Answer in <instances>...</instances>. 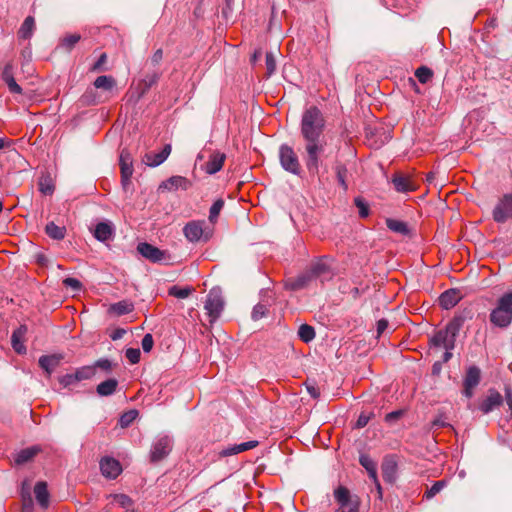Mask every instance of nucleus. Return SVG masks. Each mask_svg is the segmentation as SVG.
Segmentation results:
<instances>
[{
  "label": "nucleus",
  "mask_w": 512,
  "mask_h": 512,
  "mask_svg": "<svg viewBox=\"0 0 512 512\" xmlns=\"http://www.w3.org/2000/svg\"><path fill=\"white\" fill-rule=\"evenodd\" d=\"M432 71L427 68V67H419L416 71H415V76L416 78L418 79L419 82L421 83H427L431 78H432Z\"/></svg>",
  "instance_id": "49530a36"
},
{
  "label": "nucleus",
  "mask_w": 512,
  "mask_h": 512,
  "mask_svg": "<svg viewBox=\"0 0 512 512\" xmlns=\"http://www.w3.org/2000/svg\"><path fill=\"white\" fill-rule=\"evenodd\" d=\"M46 234L54 240H62L66 236L65 226H59L54 222L47 223L45 227Z\"/></svg>",
  "instance_id": "c756f323"
},
{
  "label": "nucleus",
  "mask_w": 512,
  "mask_h": 512,
  "mask_svg": "<svg viewBox=\"0 0 512 512\" xmlns=\"http://www.w3.org/2000/svg\"><path fill=\"white\" fill-rule=\"evenodd\" d=\"M99 464L102 475L109 479L117 478L122 471L119 461L112 457H103Z\"/></svg>",
  "instance_id": "9b49d317"
},
{
  "label": "nucleus",
  "mask_w": 512,
  "mask_h": 512,
  "mask_svg": "<svg viewBox=\"0 0 512 512\" xmlns=\"http://www.w3.org/2000/svg\"><path fill=\"white\" fill-rule=\"evenodd\" d=\"M191 292H192V289L189 287L172 286L169 289V294L176 298H179V299L187 298Z\"/></svg>",
  "instance_id": "a18cd8bd"
},
{
  "label": "nucleus",
  "mask_w": 512,
  "mask_h": 512,
  "mask_svg": "<svg viewBox=\"0 0 512 512\" xmlns=\"http://www.w3.org/2000/svg\"><path fill=\"white\" fill-rule=\"evenodd\" d=\"M447 481L440 480L436 481L430 488H428L424 494L426 499H431L436 496L444 487H446Z\"/></svg>",
  "instance_id": "79ce46f5"
},
{
  "label": "nucleus",
  "mask_w": 512,
  "mask_h": 512,
  "mask_svg": "<svg viewBox=\"0 0 512 512\" xmlns=\"http://www.w3.org/2000/svg\"><path fill=\"white\" fill-rule=\"evenodd\" d=\"M28 329L26 325H20L16 330L13 331L11 336V345L14 351L18 354H25L27 349L24 344L25 335Z\"/></svg>",
  "instance_id": "dca6fc26"
},
{
  "label": "nucleus",
  "mask_w": 512,
  "mask_h": 512,
  "mask_svg": "<svg viewBox=\"0 0 512 512\" xmlns=\"http://www.w3.org/2000/svg\"><path fill=\"white\" fill-rule=\"evenodd\" d=\"M80 39L81 36L79 34L66 35L60 40L59 47L67 52H70Z\"/></svg>",
  "instance_id": "c9c22d12"
},
{
  "label": "nucleus",
  "mask_w": 512,
  "mask_h": 512,
  "mask_svg": "<svg viewBox=\"0 0 512 512\" xmlns=\"http://www.w3.org/2000/svg\"><path fill=\"white\" fill-rule=\"evenodd\" d=\"M93 85L97 89L111 91L115 87L116 81L112 76L102 75L95 79Z\"/></svg>",
  "instance_id": "72a5a7b5"
},
{
  "label": "nucleus",
  "mask_w": 512,
  "mask_h": 512,
  "mask_svg": "<svg viewBox=\"0 0 512 512\" xmlns=\"http://www.w3.org/2000/svg\"><path fill=\"white\" fill-rule=\"evenodd\" d=\"M34 494L37 502L43 508H47L49 504V492L45 482H38L34 487Z\"/></svg>",
  "instance_id": "bb28decb"
},
{
  "label": "nucleus",
  "mask_w": 512,
  "mask_h": 512,
  "mask_svg": "<svg viewBox=\"0 0 512 512\" xmlns=\"http://www.w3.org/2000/svg\"><path fill=\"white\" fill-rule=\"evenodd\" d=\"M172 449V440L168 436L158 438L152 445L150 457L151 461L158 462L164 459Z\"/></svg>",
  "instance_id": "0eeeda50"
},
{
  "label": "nucleus",
  "mask_w": 512,
  "mask_h": 512,
  "mask_svg": "<svg viewBox=\"0 0 512 512\" xmlns=\"http://www.w3.org/2000/svg\"><path fill=\"white\" fill-rule=\"evenodd\" d=\"M401 415H402L401 410L390 412L385 416V421L388 423H392V422L396 421L397 419H399L401 417Z\"/></svg>",
  "instance_id": "bf43d9fd"
},
{
  "label": "nucleus",
  "mask_w": 512,
  "mask_h": 512,
  "mask_svg": "<svg viewBox=\"0 0 512 512\" xmlns=\"http://www.w3.org/2000/svg\"><path fill=\"white\" fill-rule=\"evenodd\" d=\"M14 66L11 62L6 63L2 70V80L6 83L9 91L13 94H22V88L17 84L14 78Z\"/></svg>",
  "instance_id": "4468645a"
},
{
  "label": "nucleus",
  "mask_w": 512,
  "mask_h": 512,
  "mask_svg": "<svg viewBox=\"0 0 512 512\" xmlns=\"http://www.w3.org/2000/svg\"><path fill=\"white\" fill-rule=\"evenodd\" d=\"M204 308L211 323L215 322L219 318L224 308V300L220 289L213 288L209 291Z\"/></svg>",
  "instance_id": "423d86ee"
},
{
  "label": "nucleus",
  "mask_w": 512,
  "mask_h": 512,
  "mask_svg": "<svg viewBox=\"0 0 512 512\" xmlns=\"http://www.w3.org/2000/svg\"><path fill=\"white\" fill-rule=\"evenodd\" d=\"M63 356L61 354L43 355L39 358V366L50 376L59 366Z\"/></svg>",
  "instance_id": "aec40b11"
},
{
  "label": "nucleus",
  "mask_w": 512,
  "mask_h": 512,
  "mask_svg": "<svg viewBox=\"0 0 512 512\" xmlns=\"http://www.w3.org/2000/svg\"><path fill=\"white\" fill-rule=\"evenodd\" d=\"M307 391L308 393L313 397V398H318L319 395H320V391L318 389V387H316L315 385L311 384V385H307Z\"/></svg>",
  "instance_id": "680f3d73"
},
{
  "label": "nucleus",
  "mask_w": 512,
  "mask_h": 512,
  "mask_svg": "<svg viewBox=\"0 0 512 512\" xmlns=\"http://www.w3.org/2000/svg\"><path fill=\"white\" fill-rule=\"evenodd\" d=\"M480 381V369L476 366H472L468 369L464 379V390L463 394L467 398H471L474 394V389Z\"/></svg>",
  "instance_id": "ddd939ff"
},
{
  "label": "nucleus",
  "mask_w": 512,
  "mask_h": 512,
  "mask_svg": "<svg viewBox=\"0 0 512 512\" xmlns=\"http://www.w3.org/2000/svg\"><path fill=\"white\" fill-rule=\"evenodd\" d=\"M224 206V201L222 199H217L210 208L209 211V221L214 224L217 221V218Z\"/></svg>",
  "instance_id": "37998d69"
},
{
  "label": "nucleus",
  "mask_w": 512,
  "mask_h": 512,
  "mask_svg": "<svg viewBox=\"0 0 512 512\" xmlns=\"http://www.w3.org/2000/svg\"><path fill=\"white\" fill-rule=\"evenodd\" d=\"M388 327V321L385 319H380L377 322V332L378 334H382Z\"/></svg>",
  "instance_id": "e2e57ef3"
},
{
  "label": "nucleus",
  "mask_w": 512,
  "mask_h": 512,
  "mask_svg": "<svg viewBox=\"0 0 512 512\" xmlns=\"http://www.w3.org/2000/svg\"><path fill=\"white\" fill-rule=\"evenodd\" d=\"M93 367L94 368L98 367L102 370L108 371L111 369L112 364L108 359H100V360L96 361V363Z\"/></svg>",
  "instance_id": "4d7b16f0"
},
{
  "label": "nucleus",
  "mask_w": 512,
  "mask_h": 512,
  "mask_svg": "<svg viewBox=\"0 0 512 512\" xmlns=\"http://www.w3.org/2000/svg\"><path fill=\"white\" fill-rule=\"evenodd\" d=\"M63 283H64V285H65L66 287H70V288H72L74 291H78V290H80V289H81V283H80V281H79V280H77L76 278H71V277L66 278V279H64Z\"/></svg>",
  "instance_id": "5fc2aeb1"
},
{
  "label": "nucleus",
  "mask_w": 512,
  "mask_h": 512,
  "mask_svg": "<svg viewBox=\"0 0 512 512\" xmlns=\"http://www.w3.org/2000/svg\"><path fill=\"white\" fill-rule=\"evenodd\" d=\"M268 312V307L266 304H263V303H258L257 305L254 306L253 310H252V319L253 320H259L261 318H263Z\"/></svg>",
  "instance_id": "de8ad7c7"
},
{
  "label": "nucleus",
  "mask_w": 512,
  "mask_h": 512,
  "mask_svg": "<svg viewBox=\"0 0 512 512\" xmlns=\"http://www.w3.org/2000/svg\"><path fill=\"white\" fill-rule=\"evenodd\" d=\"M490 321L497 327L505 328L512 321V292L503 295L497 307L490 314Z\"/></svg>",
  "instance_id": "7ed1b4c3"
},
{
  "label": "nucleus",
  "mask_w": 512,
  "mask_h": 512,
  "mask_svg": "<svg viewBox=\"0 0 512 512\" xmlns=\"http://www.w3.org/2000/svg\"><path fill=\"white\" fill-rule=\"evenodd\" d=\"M267 76H271L276 70V59L272 52H267L265 57Z\"/></svg>",
  "instance_id": "09e8293b"
},
{
  "label": "nucleus",
  "mask_w": 512,
  "mask_h": 512,
  "mask_svg": "<svg viewBox=\"0 0 512 512\" xmlns=\"http://www.w3.org/2000/svg\"><path fill=\"white\" fill-rule=\"evenodd\" d=\"M503 403L502 395L496 390H489L488 395L482 401V412L488 413L497 409Z\"/></svg>",
  "instance_id": "4be33fe9"
},
{
  "label": "nucleus",
  "mask_w": 512,
  "mask_h": 512,
  "mask_svg": "<svg viewBox=\"0 0 512 512\" xmlns=\"http://www.w3.org/2000/svg\"><path fill=\"white\" fill-rule=\"evenodd\" d=\"M111 504L129 510L132 508V500L124 494H115L111 496Z\"/></svg>",
  "instance_id": "4c0bfd02"
},
{
  "label": "nucleus",
  "mask_w": 512,
  "mask_h": 512,
  "mask_svg": "<svg viewBox=\"0 0 512 512\" xmlns=\"http://www.w3.org/2000/svg\"><path fill=\"white\" fill-rule=\"evenodd\" d=\"M279 161H280L281 167L285 171H287L293 175H300V173H301L300 161H299L298 155L296 154V152L294 151V149L291 146H289L287 144H282L279 147Z\"/></svg>",
  "instance_id": "39448f33"
},
{
  "label": "nucleus",
  "mask_w": 512,
  "mask_h": 512,
  "mask_svg": "<svg viewBox=\"0 0 512 512\" xmlns=\"http://www.w3.org/2000/svg\"><path fill=\"white\" fill-rule=\"evenodd\" d=\"M162 58H163V51H162V49H158L152 55L151 62L154 65H158L161 62Z\"/></svg>",
  "instance_id": "052dcab7"
},
{
  "label": "nucleus",
  "mask_w": 512,
  "mask_h": 512,
  "mask_svg": "<svg viewBox=\"0 0 512 512\" xmlns=\"http://www.w3.org/2000/svg\"><path fill=\"white\" fill-rule=\"evenodd\" d=\"M109 310L116 315L121 316L131 313L134 310V305L128 300H123L112 304Z\"/></svg>",
  "instance_id": "2f4dec72"
},
{
  "label": "nucleus",
  "mask_w": 512,
  "mask_h": 512,
  "mask_svg": "<svg viewBox=\"0 0 512 512\" xmlns=\"http://www.w3.org/2000/svg\"><path fill=\"white\" fill-rule=\"evenodd\" d=\"M171 153V145L166 144L163 149L158 153H147L144 156V162L151 167H156L162 164Z\"/></svg>",
  "instance_id": "6ab92c4d"
},
{
  "label": "nucleus",
  "mask_w": 512,
  "mask_h": 512,
  "mask_svg": "<svg viewBox=\"0 0 512 512\" xmlns=\"http://www.w3.org/2000/svg\"><path fill=\"white\" fill-rule=\"evenodd\" d=\"M462 298V293L457 289H448L438 298L439 305L446 310L453 308Z\"/></svg>",
  "instance_id": "f3484780"
},
{
  "label": "nucleus",
  "mask_w": 512,
  "mask_h": 512,
  "mask_svg": "<svg viewBox=\"0 0 512 512\" xmlns=\"http://www.w3.org/2000/svg\"><path fill=\"white\" fill-rule=\"evenodd\" d=\"M106 62V54L103 53L101 54V56L99 57V59L97 60V62L94 64L93 66V70H99L100 67Z\"/></svg>",
  "instance_id": "338daca9"
},
{
  "label": "nucleus",
  "mask_w": 512,
  "mask_h": 512,
  "mask_svg": "<svg viewBox=\"0 0 512 512\" xmlns=\"http://www.w3.org/2000/svg\"><path fill=\"white\" fill-rule=\"evenodd\" d=\"M494 220L506 222L512 219V195H505L493 211Z\"/></svg>",
  "instance_id": "1a4fd4ad"
},
{
  "label": "nucleus",
  "mask_w": 512,
  "mask_h": 512,
  "mask_svg": "<svg viewBox=\"0 0 512 512\" xmlns=\"http://www.w3.org/2000/svg\"><path fill=\"white\" fill-rule=\"evenodd\" d=\"M471 310H464L460 315L454 317L444 329L437 331L431 339L435 348L454 349L456 336L466 319L472 318Z\"/></svg>",
  "instance_id": "f03ea898"
},
{
  "label": "nucleus",
  "mask_w": 512,
  "mask_h": 512,
  "mask_svg": "<svg viewBox=\"0 0 512 512\" xmlns=\"http://www.w3.org/2000/svg\"><path fill=\"white\" fill-rule=\"evenodd\" d=\"M141 345H142V349L144 352H150L154 345V340H153L152 335L151 334L144 335V337L142 338Z\"/></svg>",
  "instance_id": "864d4df0"
},
{
  "label": "nucleus",
  "mask_w": 512,
  "mask_h": 512,
  "mask_svg": "<svg viewBox=\"0 0 512 512\" xmlns=\"http://www.w3.org/2000/svg\"><path fill=\"white\" fill-rule=\"evenodd\" d=\"M386 225L391 231H393L395 233H398L401 235H407L409 233L408 225L404 221L387 218Z\"/></svg>",
  "instance_id": "473e14b6"
},
{
  "label": "nucleus",
  "mask_w": 512,
  "mask_h": 512,
  "mask_svg": "<svg viewBox=\"0 0 512 512\" xmlns=\"http://www.w3.org/2000/svg\"><path fill=\"white\" fill-rule=\"evenodd\" d=\"M313 280L311 273L305 271L295 278H291L286 282V287L290 290H300L306 287Z\"/></svg>",
  "instance_id": "393cba45"
},
{
  "label": "nucleus",
  "mask_w": 512,
  "mask_h": 512,
  "mask_svg": "<svg viewBox=\"0 0 512 512\" xmlns=\"http://www.w3.org/2000/svg\"><path fill=\"white\" fill-rule=\"evenodd\" d=\"M382 476L384 480L392 482L396 476V463L392 460L385 459L382 463Z\"/></svg>",
  "instance_id": "f704fd0d"
},
{
  "label": "nucleus",
  "mask_w": 512,
  "mask_h": 512,
  "mask_svg": "<svg viewBox=\"0 0 512 512\" xmlns=\"http://www.w3.org/2000/svg\"><path fill=\"white\" fill-rule=\"evenodd\" d=\"M191 186V182L183 176H172L160 185V189L175 191L177 189L187 190Z\"/></svg>",
  "instance_id": "412c9836"
},
{
  "label": "nucleus",
  "mask_w": 512,
  "mask_h": 512,
  "mask_svg": "<svg viewBox=\"0 0 512 512\" xmlns=\"http://www.w3.org/2000/svg\"><path fill=\"white\" fill-rule=\"evenodd\" d=\"M359 462L366 469L369 478L375 483L377 488L380 490L381 486L377 477V463L369 455L366 454L360 455Z\"/></svg>",
  "instance_id": "5701e85b"
},
{
  "label": "nucleus",
  "mask_w": 512,
  "mask_h": 512,
  "mask_svg": "<svg viewBox=\"0 0 512 512\" xmlns=\"http://www.w3.org/2000/svg\"><path fill=\"white\" fill-rule=\"evenodd\" d=\"M298 336L304 343H309L315 338V330L308 324H302L298 329Z\"/></svg>",
  "instance_id": "e433bc0d"
},
{
  "label": "nucleus",
  "mask_w": 512,
  "mask_h": 512,
  "mask_svg": "<svg viewBox=\"0 0 512 512\" xmlns=\"http://www.w3.org/2000/svg\"><path fill=\"white\" fill-rule=\"evenodd\" d=\"M391 182L394 186V189L399 193L412 192L415 191L418 187L412 177L403 175L401 173L394 174Z\"/></svg>",
  "instance_id": "f8f14e48"
},
{
  "label": "nucleus",
  "mask_w": 512,
  "mask_h": 512,
  "mask_svg": "<svg viewBox=\"0 0 512 512\" xmlns=\"http://www.w3.org/2000/svg\"><path fill=\"white\" fill-rule=\"evenodd\" d=\"M138 416L137 410H130L121 415L119 424L122 428L128 427Z\"/></svg>",
  "instance_id": "c03bdc74"
},
{
  "label": "nucleus",
  "mask_w": 512,
  "mask_h": 512,
  "mask_svg": "<svg viewBox=\"0 0 512 512\" xmlns=\"http://www.w3.org/2000/svg\"><path fill=\"white\" fill-rule=\"evenodd\" d=\"M325 124V118L316 106L307 108L302 114L300 131L305 140L304 160L308 172L312 175L318 173L320 155L325 149V142L322 139Z\"/></svg>",
  "instance_id": "f257e3e1"
},
{
  "label": "nucleus",
  "mask_w": 512,
  "mask_h": 512,
  "mask_svg": "<svg viewBox=\"0 0 512 512\" xmlns=\"http://www.w3.org/2000/svg\"><path fill=\"white\" fill-rule=\"evenodd\" d=\"M118 386V381L116 379H107L101 382L97 386V393L101 396H109L112 395Z\"/></svg>",
  "instance_id": "7c9ffc66"
},
{
  "label": "nucleus",
  "mask_w": 512,
  "mask_h": 512,
  "mask_svg": "<svg viewBox=\"0 0 512 512\" xmlns=\"http://www.w3.org/2000/svg\"><path fill=\"white\" fill-rule=\"evenodd\" d=\"M225 159V153L220 151H212L209 153L208 161L201 168L207 174L213 175L222 169Z\"/></svg>",
  "instance_id": "9d476101"
},
{
  "label": "nucleus",
  "mask_w": 512,
  "mask_h": 512,
  "mask_svg": "<svg viewBox=\"0 0 512 512\" xmlns=\"http://www.w3.org/2000/svg\"><path fill=\"white\" fill-rule=\"evenodd\" d=\"M141 352L138 348H129L126 350L125 356L131 364H136L140 360Z\"/></svg>",
  "instance_id": "3c124183"
},
{
  "label": "nucleus",
  "mask_w": 512,
  "mask_h": 512,
  "mask_svg": "<svg viewBox=\"0 0 512 512\" xmlns=\"http://www.w3.org/2000/svg\"><path fill=\"white\" fill-rule=\"evenodd\" d=\"M505 399L509 409L512 411V389L510 387L505 388Z\"/></svg>",
  "instance_id": "0e129e2a"
},
{
  "label": "nucleus",
  "mask_w": 512,
  "mask_h": 512,
  "mask_svg": "<svg viewBox=\"0 0 512 512\" xmlns=\"http://www.w3.org/2000/svg\"><path fill=\"white\" fill-rule=\"evenodd\" d=\"M40 452L39 446H32L19 451L14 458L16 464L21 465L32 460Z\"/></svg>",
  "instance_id": "cd10ccee"
},
{
  "label": "nucleus",
  "mask_w": 512,
  "mask_h": 512,
  "mask_svg": "<svg viewBox=\"0 0 512 512\" xmlns=\"http://www.w3.org/2000/svg\"><path fill=\"white\" fill-rule=\"evenodd\" d=\"M36 28L35 19L33 16H27L18 30V37L23 40H28L32 37Z\"/></svg>",
  "instance_id": "a878e982"
},
{
  "label": "nucleus",
  "mask_w": 512,
  "mask_h": 512,
  "mask_svg": "<svg viewBox=\"0 0 512 512\" xmlns=\"http://www.w3.org/2000/svg\"><path fill=\"white\" fill-rule=\"evenodd\" d=\"M39 190L44 195H51L54 192V185L49 176H43L40 178Z\"/></svg>",
  "instance_id": "a19ab883"
},
{
  "label": "nucleus",
  "mask_w": 512,
  "mask_h": 512,
  "mask_svg": "<svg viewBox=\"0 0 512 512\" xmlns=\"http://www.w3.org/2000/svg\"><path fill=\"white\" fill-rule=\"evenodd\" d=\"M137 251L146 259L154 262V263H162L167 260V254L165 251L160 250L159 248L143 242L139 243L137 246Z\"/></svg>",
  "instance_id": "6e6552de"
},
{
  "label": "nucleus",
  "mask_w": 512,
  "mask_h": 512,
  "mask_svg": "<svg viewBox=\"0 0 512 512\" xmlns=\"http://www.w3.org/2000/svg\"><path fill=\"white\" fill-rule=\"evenodd\" d=\"M120 168L122 184L124 187H126L128 184H130V178L133 174V165L130 154L125 150H123L120 155Z\"/></svg>",
  "instance_id": "a211bd4d"
},
{
  "label": "nucleus",
  "mask_w": 512,
  "mask_h": 512,
  "mask_svg": "<svg viewBox=\"0 0 512 512\" xmlns=\"http://www.w3.org/2000/svg\"><path fill=\"white\" fill-rule=\"evenodd\" d=\"M369 420H370V415H367L365 413H361L360 416L358 417L357 422H356V427L357 428L365 427L368 424Z\"/></svg>",
  "instance_id": "13d9d810"
},
{
  "label": "nucleus",
  "mask_w": 512,
  "mask_h": 512,
  "mask_svg": "<svg viewBox=\"0 0 512 512\" xmlns=\"http://www.w3.org/2000/svg\"><path fill=\"white\" fill-rule=\"evenodd\" d=\"M114 228L110 222H100L94 229V236L101 242L108 241L113 238Z\"/></svg>",
  "instance_id": "b1692460"
},
{
  "label": "nucleus",
  "mask_w": 512,
  "mask_h": 512,
  "mask_svg": "<svg viewBox=\"0 0 512 512\" xmlns=\"http://www.w3.org/2000/svg\"><path fill=\"white\" fill-rule=\"evenodd\" d=\"M308 271L311 273L313 279L321 278V280H323L325 275L329 272V267L325 261L318 260L310 266Z\"/></svg>",
  "instance_id": "c85d7f7f"
},
{
  "label": "nucleus",
  "mask_w": 512,
  "mask_h": 512,
  "mask_svg": "<svg viewBox=\"0 0 512 512\" xmlns=\"http://www.w3.org/2000/svg\"><path fill=\"white\" fill-rule=\"evenodd\" d=\"M183 234L189 242H207L213 235V229L204 220H193L183 227Z\"/></svg>",
  "instance_id": "20e7f679"
},
{
  "label": "nucleus",
  "mask_w": 512,
  "mask_h": 512,
  "mask_svg": "<svg viewBox=\"0 0 512 512\" xmlns=\"http://www.w3.org/2000/svg\"><path fill=\"white\" fill-rule=\"evenodd\" d=\"M258 444H259V442L256 440H251V441L243 442L240 444H232V445H228L227 447L223 448L221 451H219L218 454L220 457H228V456L242 453L247 450L254 449L255 447L258 446Z\"/></svg>",
  "instance_id": "2eb2a0df"
},
{
  "label": "nucleus",
  "mask_w": 512,
  "mask_h": 512,
  "mask_svg": "<svg viewBox=\"0 0 512 512\" xmlns=\"http://www.w3.org/2000/svg\"><path fill=\"white\" fill-rule=\"evenodd\" d=\"M83 97L88 104L96 105L102 102L99 98L96 97V95H94L93 91H87Z\"/></svg>",
  "instance_id": "6e6d98bb"
},
{
  "label": "nucleus",
  "mask_w": 512,
  "mask_h": 512,
  "mask_svg": "<svg viewBox=\"0 0 512 512\" xmlns=\"http://www.w3.org/2000/svg\"><path fill=\"white\" fill-rule=\"evenodd\" d=\"M95 374V368L93 366H83L75 371V377L78 382L82 380L90 379Z\"/></svg>",
  "instance_id": "ea45409f"
},
{
  "label": "nucleus",
  "mask_w": 512,
  "mask_h": 512,
  "mask_svg": "<svg viewBox=\"0 0 512 512\" xmlns=\"http://www.w3.org/2000/svg\"><path fill=\"white\" fill-rule=\"evenodd\" d=\"M335 173L338 180L339 185L344 189L347 190L348 186L346 183V177L348 170L345 165L338 163L335 166Z\"/></svg>",
  "instance_id": "58836bf2"
},
{
  "label": "nucleus",
  "mask_w": 512,
  "mask_h": 512,
  "mask_svg": "<svg viewBox=\"0 0 512 512\" xmlns=\"http://www.w3.org/2000/svg\"><path fill=\"white\" fill-rule=\"evenodd\" d=\"M58 380H59V383L64 388L69 387L71 385H75L76 383H78V380L75 377V372L74 373L65 374V375L59 377Z\"/></svg>",
  "instance_id": "8fccbe9b"
},
{
  "label": "nucleus",
  "mask_w": 512,
  "mask_h": 512,
  "mask_svg": "<svg viewBox=\"0 0 512 512\" xmlns=\"http://www.w3.org/2000/svg\"><path fill=\"white\" fill-rule=\"evenodd\" d=\"M432 425L434 427H445L446 425H448V423L446 422V419L444 417L439 416L436 419H434Z\"/></svg>",
  "instance_id": "69168bd1"
},
{
  "label": "nucleus",
  "mask_w": 512,
  "mask_h": 512,
  "mask_svg": "<svg viewBox=\"0 0 512 512\" xmlns=\"http://www.w3.org/2000/svg\"><path fill=\"white\" fill-rule=\"evenodd\" d=\"M125 333H126V331L124 329H116L111 334V338H112V340L121 339Z\"/></svg>",
  "instance_id": "774afa93"
},
{
  "label": "nucleus",
  "mask_w": 512,
  "mask_h": 512,
  "mask_svg": "<svg viewBox=\"0 0 512 512\" xmlns=\"http://www.w3.org/2000/svg\"><path fill=\"white\" fill-rule=\"evenodd\" d=\"M355 205L359 210V215L362 218H365L369 214V208L368 205L365 203V201L362 198H355Z\"/></svg>",
  "instance_id": "603ef678"
}]
</instances>
